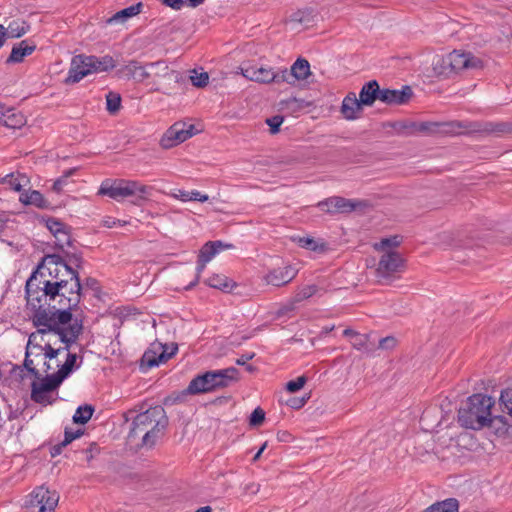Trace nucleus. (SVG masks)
Masks as SVG:
<instances>
[{"instance_id":"4468645a","label":"nucleus","mask_w":512,"mask_h":512,"mask_svg":"<svg viewBox=\"0 0 512 512\" xmlns=\"http://www.w3.org/2000/svg\"><path fill=\"white\" fill-rule=\"evenodd\" d=\"M448 56L454 75L463 70L480 69L483 67L482 60L469 52L454 50Z\"/></svg>"},{"instance_id":"0e129e2a","label":"nucleus","mask_w":512,"mask_h":512,"mask_svg":"<svg viewBox=\"0 0 512 512\" xmlns=\"http://www.w3.org/2000/svg\"><path fill=\"white\" fill-rule=\"evenodd\" d=\"M300 246L311 251L318 250V244L313 238H301L299 240Z\"/></svg>"},{"instance_id":"c9c22d12","label":"nucleus","mask_w":512,"mask_h":512,"mask_svg":"<svg viewBox=\"0 0 512 512\" xmlns=\"http://www.w3.org/2000/svg\"><path fill=\"white\" fill-rule=\"evenodd\" d=\"M143 8L142 2H138L134 5H131L129 7H126L117 13H115L109 20L108 23H113L117 21H126L127 19L138 15Z\"/></svg>"},{"instance_id":"6e6d98bb","label":"nucleus","mask_w":512,"mask_h":512,"mask_svg":"<svg viewBox=\"0 0 512 512\" xmlns=\"http://www.w3.org/2000/svg\"><path fill=\"white\" fill-rule=\"evenodd\" d=\"M283 121H284V117L280 116V115H276V116L266 119V124L270 128L271 134H276L279 132L280 126L283 123Z\"/></svg>"},{"instance_id":"e433bc0d","label":"nucleus","mask_w":512,"mask_h":512,"mask_svg":"<svg viewBox=\"0 0 512 512\" xmlns=\"http://www.w3.org/2000/svg\"><path fill=\"white\" fill-rule=\"evenodd\" d=\"M2 183L9 185L13 190L20 192L23 186L29 183V180L24 174L18 173L15 175L14 173H10L3 177Z\"/></svg>"},{"instance_id":"dca6fc26","label":"nucleus","mask_w":512,"mask_h":512,"mask_svg":"<svg viewBox=\"0 0 512 512\" xmlns=\"http://www.w3.org/2000/svg\"><path fill=\"white\" fill-rule=\"evenodd\" d=\"M210 377L213 381L214 391L227 388L240 379L239 370L235 367H228L219 370H210Z\"/></svg>"},{"instance_id":"338daca9","label":"nucleus","mask_w":512,"mask_h":512,"mask_svg":"<svg viewBox=\"0 0 512 512\" xmlns=\"http://www.w3.org/2000/svg\"><path fill=\"white\" fill-rule=\"evenodd\" d=\"M164 5L174 9L180 10L184 6L183 0H160Z\"/></svg>"},{"instance_id":"4be33fe9","label":"nucleus","mask_w":512,"mask_h":512,"mask_svg":"<svg viewBox=\"0 0 512 512\" xmlns=\"http://www.w3.org/2000/svg\"><path fill=\"white\" fill-rule=\"evenodd\" d=\"M381 89L376 80L365 83L359 93V100L363 106H371L376 100H380Z\"/></svg>"},{"instance_id":"1a4fd4ad","label":"nucleus","mask_w":512,"mask_h":512,"mask_svg":"<svg viewBox=\"0 0 512 512\" xmlns=\"http://www.w3.org/2000/svg\"><path fill=\"white\" fill-rule=\"evenodd\" d=\"M242 75L248 80L255 81L258 83L268 84L271 82L282 83L287 75V69L280 71H273L271 68H265L263 66L249 65L241 68Z\"/></svg>"},{"instance_id":"9d476101","label":"nucleus","mask_w":512,"mask_h":512,"mask_svg":"<svg viewBox=\"0 0 512 512\" xmlns=\"http://www.w3.org/2000/svg\"><path fill=\"white\" fill-rule=\"evenodd\" d=\"M402 265L403 259L399 253L387 252L383 254L376 270L378 281L381 284H390L394 274L400 271Z\"/></svg>"},{"instance_id":"6e6552de","label":"nucleus","mask_w":512,"mask_h":512,"mask_svg":"<svg viewBox=\"0 0 512 512\" xmlns=\"http://www.w3.org/2000/svg\"><path fill=\"white\" fill-rule=\"evenodd\" d=\"M177 350V344H172L171 347H169L166 344L154 343L144 352L140 367L143 370H147L161 363H165L176 354Z\"/></svg>"},{"instance_id":"8fccbe9b","label":"nucleus","mask_w":512,"mask_h":512,"mask_svg":"<svg viewBox=\"0 0 512 512\" xmlns=\"http://www.w3.org/2000/svg\"><path fill=\"white\" fill-rule=\"evenodd\" d=\"M307 382V377L302 375L294 380H290L286 383V389L290 393H295L302 389Z\"/></svg>"},{"instance_id":"f8f14e48","label":"nucleus","mask_w":512,"mask_h":512,"mask_svg":"<svg viewBox=\"0 0 512 512\" xmlns=\"http://www.w3.org/2000/svg\"><path fill=\"white\" fill-rule=\"evenodd\" d=\"M58 500L59 497L55 492L49 491L45 487H38L31 495V512H53Z\"/></svg>"},{"instance_id":"5fc2aeb1","label":"nucleus","mask_w":512,"mask_h":512,"mask_svg":"<svg viewBox=\"0 0 512 512\" xmlns=\"http://www.w3.org/2000/svg\"><path fill=\"white\" fill-rule=\"evenodd\" d=\"M32 355H33L32 353L25 351L24 367L36 379H40L41 374H40L39 370L36 369L33 360L30 358Z\"/></svg>"},{"instance_id":"7c9ffc66","label":"nucleus","mask_w":512,"mask_h":512,"mask_svg":"<svg viewBox=\"0 0 512 512\" xmlns=\"http://www.w3.org/2000/svg\"><path fill=\"white\" fill-rule=\"evenodd\" d=\"M89 62H91L90 69H92L93 73L107 72L116 66L115 60L109 55L103 57L90 55Z\"/></svg>"},{"instance_id":"de8ad7c7","label":"nucleus","mask_w":512,"mask_h":512,"mask_svg":"<svg viewBox=\"0 0 512 512\" xmlns=\"http://www.w3.org/2000/svg\"><path fill=\"white\" fill-rule=\"evenodd\" d=\"M193 73L194 75H192L190 78L194 86L203 88L208 85L209 75L207 72H201L198 74L196 70H193Z\"/></svg>"},{"instance_id":"7ed1b4c3","label":"nucleus","mask_w":512,"mask_h":512,"mask_svg":"<svg viewBox=\"0 0 512 512\" xmlns=\"http://www.w3.org/2000/svg\"><path fill=\"white\" fill-rule=\"evenodd\" d=\"M494 399L483 394H473L458 411L459 423L469 429L480 430L487 424L494 406Z\"/></svg>"},{"instance_id":"79ce46f5","label":"nucleus","mask_w":512,"mask_h":512,"mask_svg":"<svg viewBox=\"0 0 512 512\" xmlns=\"http://www.w3.org/2000/svg\"><path fill=\"white\" fill-rule=\"evenodd\" d=\"M121 107V96L118 93L109 92L106 95V108L110 114H116Z\"/></svg>"},{"instance_id":"ddd939ff","label":"nucleus","mask_w":512,"mask_h":512,"mask_svg":"<svg viewBox=\"0 0 512 512\" xmlns=\"http://www.w3.org/2000/svg\"><path fill=\"white\" fill-rule=\"evenodd\" d=\"M90 55L79 54L75 55L71 59L70 68L68 71V75L64 80L65 84H75L80 82L84 77L92 74V69H90Z\"/></svg>"},{"instance_id":"c03bdc74","label":"nucleus","mask_w":512,"mask_h":512,"mask_svg":"<svg viewBox=\"0 0 512 512\" xmlns=\"http://www.w3.org/2000/svg\"><path fill=\"white\" fill-rule=\"evenodd\" d=\"M43 221L45 222L47 229L53 234V236L69 228V226L53 217L43 218Z\"/></svg>"},{"instance_id":"3c124183","label":"nucleus","mask_w":512,"mask_h":512,"mask_svg":"<svg viewBox=\"0 0 512 512\" xmlns=\"http://www.w3.org/2000/svg\"><path fill=\"white\" fill-rule=\"evenodd\" d=\"M76 172L75 168L69 169L63 173L61 177L55 180L53 184V190L55 192H61L63 189V186L66 185L67 179L72 176Z\"/></svg>"},{"instance_id":"a19ab883","label":"nucleus","mask_w":512,"mask_h":512,"mask_svg":"<svg viewBox=\"0 0 512 512\" xmlns=\"http://www.w3.org/2000/svg\"><path fill=\"white\" fill-rule=\"evenodd\" d=\"M285 109L290 112H298L301 111L311 105L310 102L304 99H298L296 97H291L283 102Z\"/></svg>"},{"instance_id":"a211bd4d","label":"nucleus","mask_w":512,"mask_h":512,"mask_svg":"<svg viewBox=\"0 0 512 512\" xmlns=\"http://www.w3.org/2000/svg\"><path fill=\"white\" fill-rule=\"evenodd\" d=\"M413 96L410 86H403L400 90L381 89L380 101L387 105H403L409 102Z\"/></svg>"},{"instance_id":"f03ea898","label":"nucleus","mask_w":512,"mask_h":512,"mask_svg":"<svg viewBox=\"0 0 512 512\" xmlns=\"http://www.w3.org/2000/svg\"><path fill=\"white\" fill-rule=\"evenodd\" d=\"M168 424L169 419L162 406L150 407L133 417L127 439L139 449H152L164 436Z\"/></svg>"},{"instance_id":"c756f323","label":"nucleus","mask_w":512,"mask_h":512,"mask_svg":"<svg viewBox=\"0 0 512 512\" xmlns=\"http://www.w3.org/2000/svg\"><path fill=\"white\" fill-rule=\"evenodd\" d=\"M448 54L445 56H436L433 60V72L437 77L450 78L454 75L451 64H449Z\"/></svg>"},{"instance_id":"ea45409f","label":"nucleus","mask_w":512,"mask_h":512,"mask_svg":"<svg viewBox=\"0 0 512 512\" xmlns=\"http://www.w3.org/2000/svg\"><path fill=\"white\" fill-rule=\"evenodd\" d=\"M206 283L212 288H216L225 292L230 291L233 287L227 277L218 274L209 277L206 280Z\"/></svg>"},{"instance_id":"b1692460","label":"nucleus","mask_w":512,"mask_h":512,"mask_svg":"<svg viewBox=\"0 0 512 512\" xmlns=\"http://www.w3.org/2000/svg\"><path fill=\"white\" fill-rule=\"evenodd\" d=\"M123 72L137 82H143L151 76L148 64L142 65L136 60L129 61V63L123 68Z\"/></svg>"},{"instance_id":"423d86ee","label":"nucleus","mask_w":512,"mask_h":512,"mask_svg":"<svg viewBox=\"0 0 512 512\" xmlns=\"http://www.w3.org/2000/svg\"><path fill=\"white\" fill-rule=\"evenodd\" d=\"M390 126L399 135L411 136L416 134H435V133H456L458 129L466 128L461 122H415V121H397Z\"/></svg>"},{"instance_id":"20e7f679","label":"nucleus","mask_w":512,"mask_h":512,"mask_svg":"<svg viewBox=\"0 0 512 512\" xmlns=\"http://www.w3.org/2000/svg\"><path fill=\"white\" fill-rule=\"evenodd\" d=\"M31 320L35 327H43L39 329V332H51L58 335L60 341L65 345L63 346L65 351H69L83 333V323L78 319L69 323H60L55 316L47 317L46 313H41L39 316H31Z\"/></svg>"},{"instance_id":"864d4df0","label":"nucleus","mask_w":512,"mask_h":512,"mask_svg":"<svg viewBox=\"0 0 512 512\" xmlns=\"http://www.w3.org/2000/svg\"><path fill=\"white\" fill-rule=\"evenodd\" d=\"M83 431L78 429L76 431L71 428L66 427L64 431V439L62 440V445L68 446L74 440L80 438L83 435Z\"/></svg>"},{"instance_id":"4d7b16f0","label":"nucleus","mask_w":512,"mask_h":512,"mask_svg":"<svg viewBox=\"0 0 512 512\" xmlns=\"http://www.w3.org/2000/svg\"><path fill=\"white\" fill-rule=\"evenodd\" d=\"M290 22L308 25L310 22V13L299 10L291 15Z\"/></svg>"},{"instance_id":"c85d7f7f","label":"nucleus","mask_w":512,"mask_h":512,"mask_svg":"<svg viewBox=\"0 0 512 512\" xmlns=\"http://www.w3.org/2000/svg\"><path fill=\"white\" fill-rule=\"evenodd\" d=\"M149 71L151 75L156 77H169L174 79L176 82L179 81L180 74L177 71L170 70L167 63L163 60L148 63Z\"/></svg>"},{"instance_id":"603ef678","label":"nucleus","mask_w":512,"mask_h":512,"mask_svg":"<svg viewBox=\"0 0 512 512\" xmlns=\"http://www.w3.org/2000/svg\"><path fill=\"white\" fill-rule=\"evenodd\" d=\"M490 131L497 134H512V122H501L495 124H489Z\"/></svg>"},{"instance_id":"6ab92c4d","label":"nucleus","mask_w":512,"mask_h":512,"mask_svg":"<svg viewBox=\"0 0 512 512\" xmlns=\"http://www.w3.org/2000/svg\"><path fill=\"white\" fill-rule=\"evenodd\" d=\"M185 392L190 395L214 392L213 381L210 377V370L195 376L189 383Z\"/></svg>"},{"instance_id":"2eb2a0df","label":"nucleus","mask_w":512,"mask_h":512,"mask_svg":"<svg viewBox=\"0 0 512 512\" xmlns=\"http://www.w3.org/2000/svg\"><path fill=\"white\" fill-rule=\"evenodd\" d=\"M359 206V202L340 196L329 197L318 203V207L329 214L349 213Z\"/></svg>"},{"instance_id":"aec40b11","label":"nucleus","mask_w":512,"mask_h":512,"mask_svg":"<svg viewBox=\"0 0 512 512\" xmlns=\"http://www.w3.org/2000/svg\"><path fill=\"white\" fill-rule=\"evenodd\" d=\"M362 103L356 97L354 92H349L343 99L341 105V113L347 120H355L359 117L362 112Z\"/></svg>"},{"instance_id":"49530a36","label":"nucleus","mask_w":512,"mask_h":512,"mask_svg":"<svg viewBox=\"0 0 512 512\" xmlns=\"http://www.w3.org/2000/svg\"><path fill=\"white\" fill-rule=\"evenodd\" d=\"M318 291L316 285H308L300 289L295 295V302H301L305 299L312 297Z\"/></svg>"},{"instance_id":"a18cd8bd","label":"nucleus","mask_w":512,"mask_h":512,"mask_svg":"<svg viewBox=\"0 0 512 512\" xmlns=\"http://www.w3.org/2000/svg\"><path fill=\"white\" fill-rule=\"evenodd\" d=\"M55 245L60 248L61 250H64V246L72 247V238L70 235V227L63 230L59 234L55 235Z\"/></svg>"},{"instance_id":"2f4dec72","label":"nucleus","mask_w":512,"mask_h":512,"mask_svg":"<svg viewBox=\"0 0 512 512\" xmlns=\"http://www.w3.org/2000/svg\"><path fill=\"white\" fill-rule=\"evenodd\" d=\"M37 331L33 332L29 335L28 342L26 345V351L29 353L34 354L35 357H39L43 353V346L42 342H44V335L48 332H39V329L42 327H37Z\"/></svg>"},{"instance_id":"bf43d9fd","label":"nucleus","mask_w":512,"mask_h":512,"mask_svg":"<svg viewBox=\"0 0 512 512\" xmlns=\"http://www.w3.org/2000/svg\"><path fill=\"white\" fill-rule=\"evenodd\" d=\"M208 262H204L202 261V259H200L198 257V260H197V266H196V277L194 279V281H192L185 289L186 290H190L192 289L194 286L197 285V283L199 282V279H200V275L201 273L204 271L205 267H206V264Z\"/></svg>"},{"instance_id":"0eeeda50","label":"nucleus","mask_w":512,"mask_h":512,"mask_svg":"<svg viewBox=\"0 0 512 512\" xmlns=\"http://www.w3.org/2000/svg\"><path fill=\"white\" fill-rule=\"evenodd\" d=\"M64 378L57 372L40 377V382H33L31 385V399L38 404L50 405L54 402L50 393L57 390Z\"/></svg>"},{"instance_id":"09e8293b","label":"nucleus","mask_w":512,"mask_h":512,"mask_svg":"<svg viewBox=\"0 0 512 512\" xmlns=\"http://www.w3.org/2000/svg\"><path fill=\"white\" fill-rule=\"evenodd\" d=\"M265 420V412L262 408L257 407L253 410L249 417V424L253 427L260 426Z\"/></svg>"},{"instance_id":"13d9d810","label":"nucleus","mask_w":512,"mask_h":512,"mask_svg":"<svg viewBox=\"0 0 512 512\" xmlns=\"http://www.w3.org/2000/svg\"><path fill=\"white\" fill-rule=\"evenodd\" d=\"M400 245V239L398 236H393L390 238H384L380 241L379 244L376 245V248L380 249H386V248H392L397 247Z\"/></svg>"},{"instance_id":"bb28decb","label":"nucleus","mask_w":512,"mask_h":512,"mask_svg":"<svg viewBox=\"0 0 512 512\" xmlns=\"http://www.w3.org/2000/svg\"><path fill=\"white\" fill-rule=\"evenodd\" d=\"M4 115L1 117L0 124L8 128L19 129L26 123L25 116L14 108L6 107Z\"/></svg>"},{"instance_id":"72a5a7b5","label":"nucleus","mask_w":512,"mask_h":512,"mask_svg":"<svg viewBox=\"0 0 512 512\" xmlns=\"http://www.w3.org/2000/svg\"><path fill=\"white\" fill-rule=\"evenodd\" d=\"M423 512H459V501L455 498L438 501L430 505Z\"/></svg>"},{"instance_id":"412c9836","label":"nucleus","mask_w":512,"mask_h":512,"mask_svg":"<svg viewBox=\"0 0 512 512\" xmlns=\"http://www.w3.org/2000/svg\"><path fill=\"white\" fill-rule=\"evenodd\" d=\"M311 74L310 64L304 58H298L294 64L292 65L290 71L287 70V75H285L286 80H282V82L293 83V80H305Z\"/></svg>"},{"instance_id":"393cba45","label":"nucleus","mask_w":512,"mask_h":512,"mask_svg":"<svg viewBox=\"0 0 512 512\" xmlns=\"http://www.w3.org/2000/svg\"><path fill=\"white\" fill-rule=\"evenodd\" d=\"M486 422L485 427L491 429L497 436L508 435L509 429L512 427L504 415H494L492 410Z\"/></svg>"},{"instance_id":"e2e57ef3","label":"nucleus","mask_w":512,"mask_h":512,"mask_svg":"<svg viewBox=\"0 0 512 512\" xmlns=\"http://www.w3.org/2000/svg\"><path fill=\"white\" fill-rule=\"evenodd\" d=\"M396 342L397 341L393 336L384 337L379 341V348L384 350L392 349L395 347Z\"/></svg>"},{"instance_id":"cd10ccee","label":"nucleus","mask_w":512,"mask_h":512,"mask_svg":"<svg viewBox=\"0 0 512 512\" xmlns=\"http://www.w3.org/2000/svg\"><path fill=\"white\" fill-rule=\"evenodd\" d=\"M20 201L25 205H33L40 209L50 207V203L44 198L43 194L37 190L24 191L20 195Z\"/></svg>"},{"instance_id":"f257e3e1","label":"nucleus","mask_w":512,"mask_h":512,"mask_svg":"<svg viewBox=\"0 0 512 512\" xmlns=\"http://www.w3.org/2000/svg\"><path fill=\"white\" fill-rule=\"evenodd\" d=\"M82 289L79 271L68 267L59 254H47L26 281L27 306L32 316L46 313L69 323L81 302Z\"/></svg>"},{"instance_id":"f704fd0d","label":"nucleus","mask_w":512,"mask_h":512,"mask_svg":"<svg viewBox=\"0 0 512 512\" xmlns=\"http://www.w3.org/2000/svg\"><path fill=\"white\" fill-rule=\"evenodd\" d=\"M63 255L62 261L70 268H74L78 271V269H82L84 266V258L81 251L73 250L67 251L62 250Z\"/></svg>"},{"instance_id":"69168bd1","label":"nucleus","mask_w":512,"mask_h":512,"mask_svg":"<svg viewBox=\"0 0 512 512\" xmlns=\"http://www.w3.org/2000/svg\"><path fill=\"white\" fill-rule=\"evenodd\" d=\"M82 452L86 454V460L90 462L94 455L99 452V448L95 442H92L88 445L87 448L83 449Z\"/></svg>"},{"instance_id":"a878e982","label":"nucleus","mask_w":512,"mask_h":512,"mask_svg":"<svg viewBox=\"0 0 512 512\" xmlns=\"http://www.w3.org/2000/svg\"><path fill=\"white\" fill-rule=\"evenodd\" d=\"M233 247L232 244H225L220 240L208 241L199 251L198 257L204 262H209L220 251Z\"/></svg>"},{"instance_id":"39448f33","label":"nucleus","mask_w":512,"mask_h":512,"mask_svg":"<svg viewBox=\"0 0 512 512\" xmlns=\"http://www.w3.org/2000/svg\"><path fill=\"white\" fill-rule=\"evenodd\" d=\"M153 187L144 185L138 181L115 179L102 182L98 194L121 201L127 197L136 196L138 200H145L151 196Z\"/></svg>"},{"instance_id":"58836bf2","label":"nucleus","mask_w":512,"mask_h":512,"mask_svg":"<svg viewBox=\"0 0 512 512\" xmlns=\"http://www.w3.org/2000/svg\"><path fill=\"white\" fill-rule=\"evenodd\" d=\"M6 29L9 38H20L27 33L29 25L25 21L14 20Z\"/></svg>"},{"instance_id":"5701e85b","label":"nucleus","mask_w":512,"mask_h":512,"mask_svg":"<svg viewBox=\"0 0 512 512\" xmlns=\"http://www.w3.org/2000/svg\"><path fill=\"white\" fill-rule=\"evenodd\" d=\"M35 49V44L30 43L28 40H22L20 43L13 46L9 57L6 60V63H21L24 58L31 55Z\"/></svg>"},{"instance_id":"774afa93","label":"nucleus","mask_w":512,"mask_h":512,"mask_svg":"<svg viewBox=\"0 0 512 512\" xmlns=\"http://www.w3.org/2000/svg\"><path fill=\"white\" fill-rule=\"evenodd\" d=\"M190 201H199V202H206L209 199V196L207 194H202L201 192L194 190L191 191Z\"/></svg>"},{"instance_id":"052dcab7","label":"nucleus","mask_w":512,"mask_h":512,"mask_svg":"<svg viewBox=\"0 0 512 512\" xmlns=\"http://www.w3.org/2000/svg\"><path fill=\"white\" fill-rule=\"evenodd\" d=\"M42 349V355H44L45 359L52 360L60 354V349L52 347V345L49 342H45Z\"/></svg>"},{"instance_id":"f3484780","label":"nucleus","mask_w":512,"mask_h":512,"mask_svg":"<svg viewBox=\"0 0 512 512\" xmlns=\"http://www.w3.org/2000/svg\"><path fill=\"white\" fill-rule=\"evenodd\" d=\"M297 269L292 265H287L282 268H275L269 271L264 279L267 284L276 287H281L291 282L297 275Z\"/></svg>"},{"instance_id":"9b49d317","label":"nucleus","mask_w":512,"mask_h":512,"mask_svg":"<svg viewBox=\"0 0 512 512\" xmlns=\"http://www.w3.org/2000/svg\"><path fill=\"white\" fill-rule=\"evenodd\" d=\"M195 127L193 124L185 122L174 123L161 138L160 144L163 148H172L195 134Z\"/></svg>"},{"instance_id":"37998d69","label":"nucleus","mask_w":512,"mask_h":512,"mask_svg":"<svg viewBox=\"0 0 512 512\" xmlns=\"http://www.w3.org/2000/svg\"><path fill=\"white\" fill-rule=\"evenodd\" d=\"M500 406L502 407V412L507 413L512 419V389H506L501 392Z\"/></svg>"},{"instance_id":"473e14b6","label":"nucleus","mask_w":512,"mask_h":512,"mask_svg":"<svg viewBox=\"0 0 512 512\" xmlns=\"http://www.w3.org/2000/svg\"><path fill=\"white\" fill-rule=\"evenodd\" d=\"M82 362V357L79 358L76 353L68 352L66 361L60 366L57 373L65 380L75 369L81 366Z\"/></svg>"},{"instance_id":"680f3d73","label":"nucleus","mask_w":512,"mask_h":512,"mask_svg":"<svg viewBox=\"0 0 512 512\" xmlns=\"http://www.w3.org/2000/svg\"><path fill=\"white\" fill-rule=\"evenodd\" d=\"M308 399H309V396L301 397V398L300 397H291L290 399H288L286 401V404L293 409H300L306 404Z\"/></svg>"},{"instance_id":"4c0bfd02","label":"nucleus","mask_w":512,"mask_h":512,"mask_svg":"<svg viewBox=\"0 0 512 512\" xmlns=\"http://www.w3.org/2000/svg\"><path fill=\"white\" fill-rule=\"evenodd\" d=\"M94 411L95 408L91 404H84L79 406L73 415V422L75 424H86L91 419Z\"/></svg>"}]
</instances>
